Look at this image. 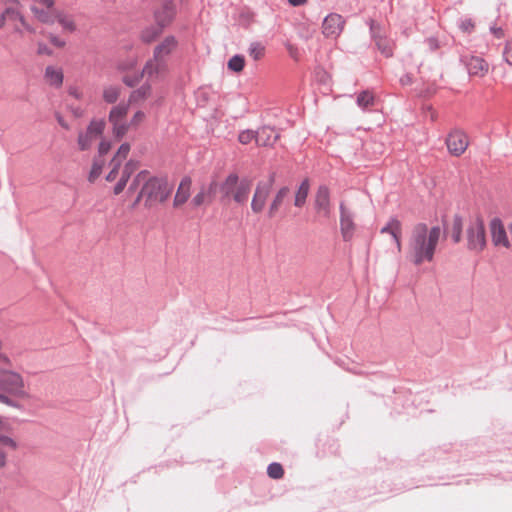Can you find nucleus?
Returning a JSON list of instances; mask_svg holds the SVG:
<instances>
[{
  "label": "nucleus",
  "mask_w": 512,
  "mask_h": 512,
  "mask_svg": "<svg viewBox=\"0 0 512 512\" xmlns=\"http://www.w3.org/2000/svg\"><path fill=\"white\" fill-rule=\"evenodd\" d=\"M441 237L439 226L415 225L409 235L406 257L416 266L432 262Z\"/></svg>",
  "instance_id": "1"
},
{
  "label": "nucleus",
  "mask_w": 512,
  "mask_h": 512,
  "mask_svg": "<svg viewBox=\"0 0 512 512\" xmlns=\"http://www.w3.org/2000/svg\"><path fill=\"white\" fill-rule=\"evenodd\" d=\"M141 186L135 204L143 201L146 208H152L165 202L171 195L173 187L164 177L153 176L148 170H142L133 178L128 192H134Z\"/></svg>",
  "instance_id": "2"
},
{
  "label": "nucleus",
  "mask_w": 512,
  "mask_h": 512,
  "mask_svg": "<svg viewBox=\"0 0 512 512\" xmlns=\"http://www.w3.org/2000/svg\"><path fill=\"white\" fill-rule=\"evenodd\" d=\"M4 342L0 338V367H12L10 356L3 351ZM29 397L23 376L12 369H0V403L17 407L14 399H26Z\"/></svg>",
  "instance_id": "3"
},
{
  "label": "nucleus",
  "mask_w": 512,
  "mask_h": 512,
  "mask_svg": "<svg viewBox=\"0 0 512 512\" xmlns=\"http://www.w3.org/2000/svg\"><path fill=\"white\" fill-rule=\"evenodd\" d=\"M10 26L17 35L24 32L35 33V28L27 20L19 0H0V30Z\"/></svg>",
  "instance_id": "4"
},
{
  "label": "nucleus",
  "mask_w": 512,
  "mask_h": 512,
  "mask_svg": "<svg viewBox=\"0 0 512 512\" xmlns=\"http://www.w3.org/2000/svg\"><path fill=\"white\" fill-rule=\"evenodd\" d=\"M168 72V62L161 61L152 56L145 62L140 74L134 76L124 75L122 77V82L127 87H135L140 82V80L144 78L146 81L154 84L164 80Z\"/></svg>",
  "instance_id": "5"
},
{
  "label": "nucleus",
  "mask_w": 512,
  "mask_h": 512,
  "mask_svg": "<svg viewBox=\"0 0 512 512\" xmlns=\"http://www.w3.org/2000/svg\"><path fill=\"white\" fill-rule=\"evenodd\" d=\"M30 11L34 17L41 23L53 24L57 21L62 29L66 32H74L76 30V23L74 18L64 11L57 10L56 8L52 11H44L37 6H31Z\"/></svg>",
  "instance_id": "6"
},
{
  "label": "nucleus",
  "mask_w": 512,
  "mask_h": 512,
  "mask_svg": "<svg viewBox=\"0 0 512 512\" xmlns=\"http://www.w3.org/2000/svg\"><path fill=\"white\" fill-rule=\"evenodd\" d=\"M487 245L486 229L481 219L473 220L466 229V246L471 252L480 253Z\"/></svg>",
  "instance_id": "7"
},
{
  "label": "nucleus",
  "mask_w": 512,
  "mask_h": 512,
  "mask_svg": "<svg viewBox=\"0 0 512 512\" xmlns=\"http://www.w3.org/2000/svg\"><path fill=\"white\" fill-rule=\"evenodd\" d=\"M128 107V104L125 103L117 104L111 108L108 115L109 123L112 125V134L118 140L122 139L129 131V122L126 120Z\"/></svg>",
  "instance_id": "8"
},
{
  "label": "nucleus",
  "mask_w": 512,
  "mask_h": 512,
  "mask_svg": "<svg viewBox=\"0 0 512 512\" xmlns=\"http://www.w3.org/2000/svg\"><path fill=\"white\" fill-rule=\"evenodd\" d=\"M273 184L274 176H271L266 181H259L256 184L250 203L251 211L253 212V214L258 215L264 211L267 205V201L270 197Z\"/></svg>",
  "instance_id": "9"
},
{
  "label": "nucleus",
  "mask_w": 512,
  "mask_h": 512,
  "mask_svg": "<svg viewBox=\"0 0 512 512\" xmlns=\"http://www.w3.org/2000/svg\"><path fill=\"white\" fill-rule=\"evenodd\" d=\"M105 129L103 120H92L85 131L78 134L77 144L81 151L89 150L94 143L100 138Z\"/></svg>",
  "instance_id": "10"
},
{
  "label": "nucleus",
  "mask_w": 512,
  "mask_h": 512,
  "mask_svg": "<svg viewBox=\"0 0 512 512\" xmlns=\"http://www.w3.org/2000/svg\"><path fill=\"white\" fill-rule=\"evenodd\" d=\"M489 232L494 247L507 250L512 248V241L508 236V228L506 229L502 220L499 218L491 219L489 222Z\"/></svg>",
  "instance_id": "11"
},
{
  "label": "nucleus",
  "mask_w": 512,
  "mask_h": 512,
  "mask_svg": "<svg viewBox=\"0 0 512 512\" xmlns=\"http://www.w3.org/2000/svg\"><path fill=\"white\" fill-rule=\"evenodd\" d=\"M447 149L452 156L459 157L465 153L469 146L468 135L460 130H451L445 140Z\"/></svg>",
  "instance_id": "12"
},
{
  "label": "nucleus",
  "mask_w": 512,
  "mask_h": 512,
  "mask_svg": "<svg viewBox=\"0 0 512 512\" xmlns=\"http://www.w3.org/2000/svg\"><path fill=\"white\" fill-rule=\"evenodd\" d=\"M340 230L344 241H350L356 229L352 212L342 202L340 203Z\"/></svg>",
  "instance_id": "13"
},
{
  "label": "nucleus",
  "mask_w": 512,
  "mask_h": 512,
  "mask_svg": "<svg viewBox=\"0 0 512 512\" xmlns=\"http://www.w3.org/2000/svg\"><path fill=\"white\" fill-rule=\"evenodd\" d=\"M178 40L174 36L165 37L160 43H158L153 49V57L167 61L169 56L177 49Z\"/></svg>",
  "instance_id": "14"
},
{
  "label": "nucleus",
  "mask_w": 512,
  "mask_h": 512,
  "mask_svg": "<svg viewBox=\"0 0 512 512\" xmlns=\"http://www.w3.org/2000/svg\"><path fill=\"white\" fill-rule=\"evenodd\" d=\"M216 189V181H212L208 186H202L198 193L192 198L190 205L193 208H198L203 205L211 204L214 199Z\"/></svg>",
  "instance_id": "15"
},
{
  "label": "nucleus",
  "mask_w": 512,
  "mask_h": 512,
  "mask_svg": "<svg viewBox=\"0 0 512 512\" xmlns=\"http://www.w3.org/2000/svg\"><path fill=\"white\" fill-rule=\"evenodd\" d=\"M470 76L483 78L485 77L490 69L489 64L481 57L470 56L464 60Z\"/></svg>",
  "instance_id": "16"
},
{
  "label": "nucleus",
  "mask_w": 512,
  "mask_h": 512,
  "mask_svg": "<svg viewBox=\"0 0 512 512\" xmlns=\"http://www.w3.org/2000/svg\"><path fill=\"white\" fill-rule=\"evenodd\" d=\"M344 19L339 14H329L323 21V33L327 37H337L344 28Z\"/></svg>",
  "instance_id": "17"
},
{
  "label": "nucleus",
  "mask_w": 512,
  "mask_h": 512,
  "mask_svg": "<svg viewBox=\"0 0 512 512\" xmlns=\"http://www.w3.org/2000/svg\"><path fill=\"white\" fill-rule=\"evenodd\" d=\"M315 208L324 217L331 214L330 191L327 186H320L315 195Z\"/></svg>",
  "instance_id": "18"
},
{
  "label": "nucleus",
  "mask_w": 512,
  "mask_h": 512,
  "mask_svg": "<svg viewBox=\"0 0 512 512\" xmlns=\"http://www.w3.org/2000/svg\"><path fill=\"white\" fill-rule=\"evenodd\" d=\"M176 13L175 4L172 1L163 2L155 11V19L159 26L169 25Z\"/></svg>",
  "instance_id": "19"
},
{
  "label": "nucleus",
  "mask_w": 512,
  "mask_h": 512,
  "mask_svg": "<svg viewBox=\"0 0 512 512\" xmlns=\"http://www.w3.org/2000/svg\"><path fill=\"white\" fill-rule=\"evenodd\" d=\"M153 94L152 83L145 80V83L140 87L132 90L128 97L129 105H142L146 100L151 98Z\"/></svg>",
  "instance_id": "20"
},
{
  "label": "nucleus",
  "mask_w": 512,
  "mask_h": 512,
  "mask_svg": "<svg viewBox=\"0 0 512 512\" xmlns=\"http://www.w3.org/2000/svg\"><path fill=\"white\" fill-rule=\"evenodd\" d=\"M381 234H389L393 238L398 252L402 250V223L397 218H391L380 230Z\"/></svg>",
  "instance_id": "21"
},
{
  "label": "nucleus",
  "mask_w": 512,
  "mask_h": 512,
  "mask_svg": "<svg viewBox=\"0 0 512 512\" xmlns=\"http://www.w3.org/2000/svg\"><path fill=\"white\" fill-rule=\"evenodd\" d=\"M192 180L189 177H184L176 190V194L173 200L174 208L182 207L191 196Z\"/></svg>",
  "instance_id": "22"
},
{
  "label": "nucleus",
  "mask_w": 512,
  "mask_h": 512,
  "mask_svg": "<svg viewBox=\"0 0 512 512\" xmlns=\"http://www.w3.org/2000/svg\"><path fill=\"white\" fill-rule=\"evenodd\" d=\"M290 189L283 186L274 194L266 211L267 218L273 219L279 213L286 197L289 195Z\"/></svg>",
  "instance_id": "23"
},
{
  "label": "nucleus",
  "mask_w": 512,
  "mask_h": 512,
  "mask_svg": "<svg viewBox=\"0 0 512 512\" xmlns=\"http://www.w3.org/2000/svg\"><path fill=\"white\" fill-rule=\"evenodd\" d=\"M139 166L138 161L136 160H129L122 170L121 178L117 182V184L114 187V194L119 195L122 193L127 185V182L131 175L137 170Z\"/></svg>",
  "instance_id": "24"
},
{
  "label": "nucleus",
  "mask_w": 512,
  "mask_h": 512,
  "mask_svg": "<svg viewBox=\"0 0 512 512\" xmlns=\"http://www.w3.org/2000/svg\"><path fill=\"white\" fill-rule=\"evenodd\" d=\"M278 138L279 135L277 132L269 126H263L256 131V144L258 146L265 147L273 145Z\"/></svg>",
  "instance_id": "25"
},
{
  "label": "nucleus",
  "mask_w": 512,
  "mask_h": 512,
  "mask_svg": "<svg viewBox=\"0 0 512 512\" xmlns=\"http://www.w3.org/2000/svg\"><path fill=\"white\" fill-rule=\"evenodd\" d=\"M250 192L251 181L247 179H241L230 197L235 203L243 205L247 202Z\"/></svg>",
  "instance_id": "26"
},
{
  "label": "nucleus",
  "mask_w": 512,
  "mask_h": 512,
  "mask_svg": "<svg viewBox=\"0 0 512 512\" xmlns=\"http://www.w3.org/2000/svg\"><path fill=\"white\" fill-rule=\"evenodd\" d=\"M122 88L118 84L104 85L101 92L102 100L107 104H115L121 96Z\"/></svg>",
  "instance_id": "27"
},
{
  "label": "nucleus",
  "mask_w": 512,
  "mask_h": 512,
  "mask_svg": "<svg viewBox=\"0 0 512 512\" xmlns=\"http://www.w3.org/2000/svg\"><path fill=\"white\" fill-rule=\"evenodd\" d=\"M462 229L463 221L462 218L458 215H454L451 221L446 226V232L452 238L454 243L460 242Z\"/></svg>",
  "instance_id": "28"
},
{
  "label": "nucleus",
  "mask_w": 512,
  "mask_h": 512,
  "mask_svg": "<svg viewBox=\"0 0 512 512\" xmlns=\"http://www.w3.org/2000/svg\"><path fill=\"white\" fill-rule=\"evenodd\" d=\"M241 179L236 173H230L224 179L220 186V190L224 197H230L235 187L238 185Z\"/></svg>",
  "instance_id": "29"
},
{
  "label": "nucleus",
  "mask_w": 512,
  "mask_h": 512,
  "mask_svg": "<svg viewBox=\"0 0 512 512\" xmlns=\"http://www.w3.org/2000/svg\"><path fill=\"white\" fill-rule=\"evenodd\" d=\"M310 183L308 179L302 181L295 193L294 205L296 207H303L309 193Z\"/></svg>",
  "instance_id": "30"
},
{
  "label": "nucleus",
  "mask_w": 512,
  "mask_h": 512,
  "mask_svg": "<svg viewBox=\"0 0 512 512\" xmlns=\"http://www.w3.org/2000/svg\"><path fill=\"white\" fill-rule=\"evenodd\" d=\"M46 80L49 84L59 86L63 81V74L60 69L47 67L45 72Z\"/></svg>",
  "instance_id": "31"
},
{
  "label": "nucleus",
  "mask_w": 512,
  "mask_h": 512,
  "mask_svg": "<svg viewBox=\"0 0 512 512\" xmlns=\"http://www.w3.org/2000/svg\"><path fill=\"white\" fill-rule=\"evenodd\" d=\"M265 51V46L258 41L250 43L248 48L249 56L255 61L261 60L265 56Z\"/></svg>",
  "instance_id": "32"
},
{
  "label": "nucleus",
  "mask_w": 512,
  "mask_h": 512,
  "mask_svg": "<svg viewBox=\"0 0 512 512\" xmlns=\"http://www.w3.org/2000/svg\"><path fill=\"white\" fill-rule=\"evenodd\" d=\"M162 28L163 27L159 26L158 24L157 26L147 27L141 32V40L145 43L152 42L160 35Z\"/></svg>",
  "instance_id": "33"
},
{
  "label": "nucleus",
  "mask_w": 512,
  "mask_h": 512,
  "mask_svg": "<svg viewBox=\"0 0 512 512\" xmlns=\"http://www.w3.org/2000/svg\"><path fill=\"white\" fill-rule=\"evenodd\" d=\"M131 150V146L129 143L125 142L120 145L118 150L116 151L114 157L111 162L117 164L119 166L122 165V162L127 158Z\"/></svg>",
  "instance_id": "34"
},
{
  "label": "nucleus",
  "mask_w": 512,
  "mask_h": 512,
  "mask_svg": "<svg viewBox=\"0 0 512 512\" xmlns=\"http://www.w3.org/2000/svg\"><path fill=\"white\" fill-rule=\"evenodd\" d=\"M227 67L229 70L240 73L243 71L245 67V59L242 55H235L227 63Z\"/></svg>",
  "instance_id": "35"
},
{
  "label": "nucleus",
  "mask_w": 512,
  "mask_h": 512,
  "mask_svg": "<svg viewBox=\"0 0 512 512\" xmlns=\"http://www.w3.org/2000/svg\"><path fill=\"white\" fill-rule=\"evenodd\" d=\"M6 429L5 422L0 418V444L11 447L12 449H17L18 445L16 441L8 435H4L3 432Z\"/></svg>",
  "instance_id": "36"
},
{
  "label": "nucleus",
  "mask_w": 512,
  "mask_h": 512,
  "mask_svg": "<svg viewBox=\"0 0 512 512\" xmlns=\"http://www.w3.org/2000/svg\"><path fill=\"white\" fill-rule=\"evenodd\" d=\"M104 166L103 160H97L95 159L92 163L91 170L89 172L88 180L89 182H94L102 173V169Z\"/></svg>",
  "instance_id": "37"
},
{
  "label": "nucleus",
  "mask_w": 512,
  "mask_h": 512,
  "mask_svg": "<svg viewBox=\"0 0 512 512\" xmlns=\"http://www.w3.org/2000/svg\"><path fill=\"white\" fill-rule=\"evenodd\" d=\"M357 104L362 108H367L374 104V95L370 91H363L357 97Z\"/></svg>",
  "instance_id": "38"
},
{
  "label": "nucleus",
  "mask_w": 512,
  "mask_h": 512,
  "mask_svg": "<svg viewBox=\"0 0 512 512\" xmlns=\"http://www.w3.org/2000/svg\"><path fill=\"white\" fill-rule=\"evenodd\" d=\"M145 120H146V113L141 109L136 110L128 123L129 129L130 128H134V129L138 128Z\"/></svg>",
  "instance_id": "39"
},
{
  "label": "nucleus",
  "mask_w": 512,
  "mask_h": 512,
  "mask_svg": "<svg viewBox=\"0 0 512 512\" xmlns=\"http://www.w3.org/2000/svg\"><path fill=\"white\" fill-rule=\"evenodd\" d=\"M267 474L270 478L280 479L284 475V470L279 463H272L267 468Z\"/></svg>",
  "instance_id": "40"
},
{
  "label": "nucleus",
  "mask_w": 512,
  "mask_h": 512,
  "mask_svg": "<svg viewBox=\"0 0 512 512\" xmlns=\"http://www.w3.org/2000/svg\"><path fill=\"white\" fill-rule=\"evenodd\" d=\"M253 140L256 141V131L244 130V131L240 132L238 135V141L243 145L249 144Z\"/></svg>",
  "instance_id": "41"
},
{
  "label": "nucleus",
  "mask_w": 512,
  "mask_h": 512,
  "mask_svg": "<svg viewBox=\"0 0 512 512\" xmlns=\"http://www.w3.org/2000/svg\"><path fill=\"white\" fill-rule=\"evenodd\" d=\"M9 446L0 444V470L6 468L8 464V453L9 451H15Z\"/></svg>",
  "instance_id": "42"
},
{
  "label": "nucleus",
  "mask_w": 512,
  "mask_h": 512,
  "mask_svg": "<svg viewBox=\"0 0 512 512\" xmlns=\"http://www.w3.org/2000/svg\"><path fill=\"white\" fill-rule=\"evenodd\" d=\"M136 66H137V60H136V58H129V59H127V60L120 61V62L117 64V69H118L120 72H126V71H129V70L134 69Z\"/></svg>",
  "instance_id": "43"
},
{
  "label": "nucleus",
  "mask_w": 512,
  "mask_h": 512,
  "mask_svg": "<svg viewBox=\"0 0 512 512\" xmlns=\"http://www.w3.org/2000/svg\"><path fill=\"white\" fill-rule=\"evenodd\" d=\"M33 4L31 6H37L44 11H52L55 9V0H31Z\"/></svg>",
  "instance_id": "44"
},
{
  "label": "nucleus",
  "mask_w": 512,
  "mask_h": 512,
  "mask_svg": "<svg viewBox=\"0 0 512 512\" xmlns=\"http://www.w3.org/2000/svg\"><path fill=\"white\" fill-rule=\"evenodd\" d=\"M110 165L112 166L111 171L106 176V180L108 182H112V181H114L117 178L118 173H119V169L121 167V166H119L117 164H114L112 162L110 163Z\"/></svg>",
  "instance_id": "45"
},
{
  "label": "nucleus",
  "mask_w": 512,
  "mask_h": 512,
  "mask_svg": "<svg viewBox=\"0 0 512 512\" xmlns=\"http://www.w3.org/2000/svg\"><path fill=\"white\" fill-rule=\"evenodd\" d=\"M111 149V143L107 140H101L98 146V153L100 156H104Z\"/></svg>",
  "instance_id": "46"
},
{
  "label": "nucleus",
  "mask_w": 512,
  "mask_h": 512,
  "mask_svg": "<svg viewBox=\"0 0 512 512\" xmlns=\"http://www.w3.org/2000/svg\"><path fill=\"white\" fill-rule=\"evenodd\" d=\"M503 56L506 62L512 65V40L507 42L503 52Z\"/></svg>",
  "instance_id": "47"
},
{
  "label": "nucleus",
  "mask_w": 512,
  "mask_h": 512,
  "mask_svg": "<svg viewBox=\"0 0 512 512\" xmlns=\"http://www.w3.org/2000/svg\"><path fill=\"white\" fill-rule=\"evenodd\" d=\"M69 95H71L75 99H82L83 98V92L79 88H77V87H71L69 89Z\"/></svg>",
  "instance_id": "48"
},
{
  "label": "nucleus",
  "mask_w": 512,
  "mask_h": 512,
  "mask_svg": "<svg viewBox=\"0 0 512 512\" xmlns=\"http://www.w3.org/2000/svg\"><path fill=\"white\" fill-rule=\"evenodd\" d=\"M474 28V24L470 20H465L461 23V29L464 32H471Z\"/></svg>",
  "instance_id": "49"
},
{
  "label": "nucleus",
  "mask_w": 512,
  "mask_h": 512,
  "mask_svg": "<svg viewBox=\"0 0 512 512\" xmlns=\"http://www.w3.org/2000/svg\"><path fill=\"white\" fill-rule=\"evenodd\" d=\"M49 40L52 44H54L55 46L57 47H63L65 45V42L62 41L61 39H59L57 36L55 35H50L49 36Z\"/></svg>",
  "instance_id": "50"
},
{
  "label": "nucleus",
  "mask_w": 512,
  "mask_h": 512,
  "mask_svg": "<svg viewBox=\"0 0 512 512\" xmlns=\"http://www.w3.org/2000/svg\"><path fill=\"white\" fill-rule=\"evenodd\" d=\"M38 54L42 55V54H47V55H50L51 54V50L43 43H39L38 44Z\"/></svg>",
  "instance_id": "51"
},
{
  "label": "nucleus",
  "mask_w": 512,
  "mask_h": 512,
  "mask_svg": "<svg viewBox=\"0 0 512 512\" xmlns=\"http://www.w3.org/2000/svg\"><path fill=\"white\" fill-rule=\"evenodd\" d=\"M377 45H378V47H379L380 49H382V53H383V54H385L387 57L392 55V50H391V48H387V47H383V48H382V47H381L380 42H377Z\"/></svg>",
  "instance_id": "52"
},
{
  "label": "nucleus",
  "mask_w": 512,
  "mask_h": 512,
  "mask_svg": "<svg viewBox=\"0 0 512 512\" xmlns=\"http://www.w3.org/2000/svg\"><path fill=\"white\" fill-rule=\"evenodd\" d=\"M492 32L497 38H501L504 36L502 28H492Z\"/></svg>",
  "instance_id": "53"
},
{
  "label": "nucleus",
  "mask_w": 512,
  "mask_h": 512,
  "mask_svg": "<svg viewBox=\"0 0 512 512\" xmlns=\"http://www.w3.org/2000/svg\"><path fill=\"white\" fill-rule=\"evenodd\" d=\"M307 0H288L292 6H300L306 3Z\"/></svg>",
  "instance_id": "54"
},
{
  "label": "nucleus",
  "mask_w": 512,
  "mask_h": 512,
  "mask_svg": "<svg viewBox=\"0 0 512 512\" xmlns=\"http://www.w3.org/2000/svg\"><path fill=\"white\" fill-rule=\"evenodd\" d=\"M288 51L291 56L295 57L297 49L294 46L288 45Z\"/></svg>",
  "instance_id": "55"
}]
</instances>
